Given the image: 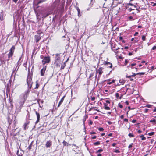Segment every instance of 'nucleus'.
Returning <instances> with one entry per match:
<instances>
[{
	"label": "nucleus",
	"mask_w": 156,
	"mask_h": 156,
	"mask_svg": "<svg viewBox=\"0 0 156 156\" xmlns=\"http://www.w3.org/2000/svg\"><path fill=\"white\" fill-rule=\"evenodd\" d=\"M27 82L28 85V88L30 89L32 87L33 82L32 81V75L30 73L28 74Z\"/></svg>",
	"instance_id": "f257e3e1"
},
{
	"label": "nucleus",
	"mask_w": 156,
	"mask_h": 156,
	"mask_svg": "<svg viewBox=\"0 0 156 156\" xmlns=\"http://www.w3.org/2000/svg\"><path fill=\"white\" fill-rule=\"evenodd\" d=\"M40 57L41 58H43L42 61L43 65L45 64H48L50 61V57L49 56L44 57L43 55H41Z\"/></svg>",
	"instance_id": "f03ea898"
},
{
	"label": "nucleus",
	"mask_w": 156,
	"mask_h": 156,
	"mask_svg": "<svg viewBox=\"0 0 156 156\" xmlns=\"http://www.w3.org/2000/svg\"><path fill=\"white\" fill-rule=\"evenodd\" d=\"M55 57V64L57 66H59L61 62L60 60V54H56Z\"/></svg>",
	"instance_id": "7ed1b4c3"
},
{
	"label": "nucleus",
	"mask_w": 156,
	"mask_h": 156,
	"mask_svg": "<svg viewBox=\"0 0 156 156\" xmlns=\"http://www.w3.org/2000/svg\"><path fill=\"white\" fill-rule=\"evenodd\" d=\"M103 69H104L103 68L100 67L97 70L95 77H97V73L99 74V77H100L101 76L103 72Z\"/></svg>",
	"instance_id": "20e7f679"
},
{
	"label": "nucleus",
	"mask_w": 156,
	"mask_h": 156,
	"mask_svg": "<svg viewBox=\"0 0 156 156\" xmlns=\"http://www.w3.org/2000/svg\"><path fill=\"white\" fill-rule=\"evenodd\" d=\"M112 50L115 51L119 49V48L118 47L117 45L114 44V45L113 44H112Z\"/></svg>",
	"instance_id": "39448f33"
},
{
	"label": "nucleus",
	"mask_w": 156,
	"mask_h": 156,
	"mask_svg": "<svg viewBox=\"0 0 156 156\" xmlns=\"http://www.w3.org/2000/svg\"><path fill=\"white\" fill-rule=\"evenodd\" d=\"M52 144V141L51 140H49L47 141L45 144V146L47 148H49Z\"/></svg>",
	"instance_id": "423d86ee"
},
{
	"label": "nucleus",
	"mask_w": 156,
	"mask_h": 156,
	"mask_svg": "<svg viewBox=\"0 0 156 156\" xmlns=\"http://www.w3.org/2000/svg\"><path fill=\"white\" fill-rule=\"evenodd\" d=\"M35 113L37 117V120L36 122L35 123L36 124H37V123L39 122L40 118V115L39 113L37 112V111H36Z\"/></svg>",
	"instance_id": "0eeeda50"
},
{
	"label": "nucleus",
	"mask_w": 156,
	"mask_h": 156,
	"mask_svg": "<svg viewBox=\"0 0 156 156\" xmlns=\"http://www.w3.org/2000/svg\"><path fill=\"white\" fill-rule=\"evenodd\" d=\"M46 66L44 67L41 70V75L42 76H43L44 75L45 71L46 70Z\"/></svg>",
	"instance_id": "6e6552de"
},
{
	"label": "nucleus",
	"mask_w": 156,
	"mask_h": 156,
	"mask_svg": "<svg viewBox=\"0 0 156 156\" xmlns=\"http://www.w3.org/2000/svg\"><path fill=\"white\" fill-rule=\"evenodd\" d=\"M29 121H27L25 123H24V125L23 126L24 130H25L27 129V127L29 125Z\"/></svg>",
	"instance_id": "1a4fd4ad"
},
{
	"label": "nucleus",
	"mask_w": 156,
	"mask_h": 156,
	"mask_svg": "<svg viewBox=\"0 0 156 156\" xmlns=\"http://www.w3.org/2000/svg\"><path fill=\"white\" fill-rule=\"evenodd\" d=\"M41 37L39 35H36L35 36V39L36 41L38 42L41 39Z\"/></svg>",
	"instance_id": "9d476101"
},
{
	"label": "nucleus",
	"mask_w": 156,
	"mask_h": 156,
	"mask_svg": "<svg viewBox=\"0 0 156 156\" xmlns=\"http://www.w3.org/2000/svg\"><path fill=\"white\" fill-rule=\"evenodd\" d=\"M104 64L105 65H107V66L110 68H111L112 67V64L109 62H105Z\"/></svg>",
	"instance_id": "9b49d317"
},
{
	"label": "nucleus",
	"mask_w": 156,
	"mask_h": 156,
	"mask_svg": "<svg viewBox=\"0 0 156 156\" xmlns=\"http://www.w3.org/2000/svg\"><path fill=\"white\" fill-rule=\"evenodd\" d=\"M4 13L3 11H2V12L0 13V20L1 21H3L4 19Z\"/></svg>",
	"instance_id": "f8f14e48"
},
{
	"label": "nucleus",
	"mask_w": 156,
	"mask_h": 156,
	"mask_svg": "<svg viewBox=\"0 0 156 156\" xmlns=\"http://www.w3.org/2000/svg\"><path fill=\"white\" fill-rule=\"evenodd\" d=\"M65 97V96H63L62 97V98H61V100L58 103V106H57L58 107H59L62 104V103L63 102V101L64 100Z\"/></svg>",
	"instance_id": "ddd939ff"
},
{
	"label": "nucleus",
	"mask_w": 156,
	"mask_h": 156,
	"mask_svg": "<svg viewBox=\"0 0 156 156\" xmlns=\"http://www.w3.org/2000/svg\"><path fill=\"white\" fill-rule=\"evenodd\" d=\"M104 109L106 110H109L110 109V108L107 106L108 105L106 103H104Z\"/></svg>",
	"instance_id": "4468645a"
},
{
	"label": "nucleus",
	"mask_w": 156,
	"mask_h": 156,
	"mask_svg": "<svg viewBox=\"0 0 156 156\" xmlns=\"http://www.w3.org/2000/svg\"><path fill=\"white\" fill-rule=\"evenodd\" d=\"M15 49V47L14 46H13L10 50V52L12 53L13 54V53Z\"/></svg>",
	"instance_id": "2eb2a0df"
},
{
	"label": "nucleus",
	"mask_w": 156,
	"mask_h": 156,
	"mask_svg": "<svg viewBox=\"0 0 156 156\" xmlns=\"http://www.w3.org/2000/svg\"><path fill=\"white\" fill-rule=\"evenodd\" d=\"M25 100L24 98H22L21 99V100L20 102V106H22Z\"/></svg>",
	"instance_id": "dca6fc26"
},
{
	"label": "nucleus",
	"mask_w": 156,
	"mask_h": 156,
	"mask_svg": "<svg viewBox=\"0 0 156 156\" xmlns=\"http://www.w3.org/2000/svg\"><path fill=\"white\" fill-rule=\"evenodd\" d=\"M13 54L12 53L9 52V53L8 54V58H9V59H8V60H9L10 59V58L13 55Z\"/></svg>",
	"instance_id": "f3484780"
},
{
	"label": "nucleus",
	"mask_w": 156,
	"mask_h": 156,
	"mask_svg": "<svg viewBox=\"0 0 156 156\" xmlns=\"http://www.w3.org/2000/svg\"><path fill=\"white\" fill-rule=\"evenodd\" d=\"M87 118V115L84 116L83 117V125H84V124H85V122Z\"/></svg>",
	"instance_id": "a211bd4d"
},
{
	"label": "nucleus",
	"mask_w": 156,
	"mask_h": 156,
	"mask_svg": "<svg viewBox=\"0 0 156 156\" xmlns=\"http://www.w3.org/2000/svg\"><path fill=\"white\" fill-rule=\"evenodd\" d=\"M39 86V85L38 84V81H36V87L35 89H38Z\"/></svg>",
	"instance_id": "6ab92c4d"
},
{
	"label": "nucleus",
	"mask_w": 156,
	"mask_h": 156,
	"mask_svg": "<svg viewBox=\"0 0 156 156\" xmlns=\"http://www.w3.org/2000/svg\"><path fill=\"white\" fill-rule=\"evenodd\" d=\"M63 144L64 146H68L69 145H70L71 144H69L68 143L64 141L63 142Z\"/></svg>",
	"instance_id": "aec40b11"
},
{
	"label": "nucleus",
	"mask_w": 156,
	"mask_h": 156,
	"mask_svg": "<svg viewBox=\"0 0 156 156\" xmlns=\"http://www.w3.org/2000/svg\"><path fill=\"white\" fill-rule=\"evenodd\" d=\"M119 83H121L122 85H123L125 83V81L124 80H119Z\"/></svg>",
	"instance_id": "412c9836"
},
{
	"label": "nucleus",
	"mask_w": 156,
	"mask_h": 156,
	"mask_svg": "<svg viewBox=\"0 0 156 156\" xmlns=\"http://www.w3.org/2000/svg\"><path fill=\"white\" fill-rule=\"evenodd\" d=\"M66 66V65L65 63H63L62 64L61 67V69H63Z\"/></svg>",
	"instance_id": "4be33fe9"
},
{
	"label": "nucleus",
	"mask_w": 156,
	"mask_h": 156,
	"mask_svg": "<svg viewBox=\"0 0 156 156\" xmlns=\"http://www.w3.org/2000/svg\"><path fill=\"white\" fill-rule=\"evenodd\" d=\"M100 144V142L99 141H98L94 143V144L95 145H98Z\"/></svg>",
	"instance_id": "5701e85b"
},
{
	"label": "nucleus",
	"mask_w": 156,
	"mask_h": 156,
	"mask_svg": "<svg viewBox=\"0 0 156 156\" xmlns=\"http://www.w3.org/2000/svg\"><path fill=\"white\" fill-rule=\"evenodd\" d=\"M140 137L142 138L141 139L143 140H144L146 139L145 137L143 135H141L140 136Z\"/></svg>",
	"instance_id": "b1692460"
},
{
	"label": "nucleus",
	"mask_w": 156,
	"mask_h": 156,
	"mask_svg": "<svg viewBox=\"0 0 156 156\" xmlns=\"http://www.w3.org/2000/svg\"><path fill=\"white\" fill-rule=\"evenodd\" d=\"M45 1L44 0H40L38 2H37V4H39L40 3H42L43 2H45Z\"/></svg>",
	"instance_id": "393cba45"
},
{
	"label": "nucleus",
	"mask_w": 156,
	"mask_h": 156,
	"mask_svg": "<svg viewBox=\"0 0 156 156\" xmlns=\"http://www.w3.org/2000/svg\"><path fill=\"white\" fill-rule=\"evenodd\" d=\"M115 82V80H113L111 82H108L107 83V84H109V85H110V84H111L114 83Z\"/></svg>",
	"instance_id": "a878e982"
},
{
	"label": "nucleus",
	"mask_w": 156,
	"mask_h": 156,
	"mask_svg": "<svg viewBox=\"0 0 156 156\" xmlns=\"http://www.w3.org/2000/svg\"><path fill=\"white\" fill-rule=\"evenodd\" d=\"M135 75H136V74L135 73H133V75H132V76H128V75H126V78H130L131 76H135Z\"/></svg>",
	"instance_id": "bb28decb"
},
{
	"label": "nucleus",
	"mask_w": 156,
	"mask_h": 156,
	"mask_svg": "<svg viewBox=\"0 0 156 156\" xmlns=\"http://www.w3.org/2000/svg\"><path fill=\"white\" fill-rule=\"evenodd\" d=\"M128 136L130 137H134V135L131 133H129L128 134Z\"/></svg>",
	"instance_id": "cd10ccee"
},
{
	"label": "nucleus",
	"mask_w": 156,
	"mask_h": 156,
	"mask_svg": "<svg viewBox=\"0 0 156 156\" xmlns=\"http://www.w3.org/2000/svg\"><path fill=\"white\" fill-rule=\"evenodd\" d=\"M145 74V73L144 72L139 73L136 74V75H144Z\"/></svg>",
	"instance_id": "c85d7f7f"
},
{
	"label": "nucleus",
	"mask_w": 156,
	"mask_h": 156,
	"mask_svg": "<svg viewBox=\"0 0 156 156\" xmlns=\"http://www.w3.org/2000/svg\"><path fill=\"white\" fill-rule=\"evenodd\" d=\"M30 89H29V88H28L27 92H25V94L27 95L28 94H29L30 91ZM26 96H27V95H26Z\"/></svg>",
	"instance_id": "c756f323"
},
{
	"label": "nucleus",
	"mask_w": 156,
	"mask_h": 156,
	"mask_svg": "<svg viewBox=\"0 0 156 156\" xmlns=\"http://www.w3.org/2000/svg\"><path fill=\"white\" fill-rule=\"evenodd\" d=\"M154 134V132H152L148 133V135L149 136H152Z\"/></svg>",
	"instance_id": "7c9ffc66"
},
{
	"label": "nucleus",
	"mask_w": 156,
	"mask_h": 156,
	"mask_svg": "<svg viewBox=\"0 0 156 156\" xmlns=\"http://www.w3.org/2000/svg\"><path fill=\"white\" fill-rule=\"evenodd\" d=\"M145 37H146V36L144 35H143L142 36V40H143V41L145 40V39H146Z\"/></svg>",
	"instance_id": "2f4dec72"
},
{
	"label": "nucleus",
	"mask_w": 156,
	"mask_h": 156,
	"mask_svg": "<svg viewBox=\"0 0 156 156\" xmlns=\"http://www.w3.org/2000/svg\"><path fill=\"white\" fill-rule=\"evenodd\" d=\"M98 129L100 131H102L104 130V129L102 127L99 128Z\"/></svg>",
	"instance_id": "473e14b6"
},
{
	"label": "nucleus",
	"mask_w": 156,
	"mask_h": 156,
	"mask_svg": "<svg viewBox=\"0 0 156 156\" xmlns=\"http://www.w3.org/2000/svg\"><path fill=\"white\" fill-rule=\"evenodd\" d=\"M102 151H103V150L102 149H99L97 151L96 153H98L99 152H101Z\"/></svg>",
	"instance_id": "72a5a7b5"
},
{
	"label": "nucleus",
	"mask_w": 156,
	"mask_h": 156,
	"mask_svg": "<svg viewBox=\"0 0 156 156\" xmlns=\"http://www.w3.org/2000/svg\"><path fill=\"white\" fill-rule=\"evenodd\" d=\"M80 10L79 11V12H78V15L79 17H80L81 16V14L80 13Z\"/></svg>",
	"instance_id": "f704fd0d"
},
{
	"label": "nucleus",
	"mask_w": 156,
	"mask_h": 156,
	"mask_svg": "<svg viewBox=\"0 0 156 156\" xmlns=\"http://www.w3.org/2000/svg\"><path fill=\"white\" fill-rule=\"evenodd\" d=\"M150 122H154V123H155L156 122V120L155 119H153L152 120H151L150 121Z\"/></svg>",
	"instance_id": "c9c22d12"
},
{
	"label": "nucleus",
	"mask_w": 156,
	"mask_h": 156,
	"mask_svg": "<svg viewBox=\"0 0 156 156\" xmlns=\"http://www.w3.org/2000/svg\"><path fill=\"white\" fill-rule=\"evenodd\" d=\"M115 96L117 98H119V94L118 93L115 94Z\"/></svg>",
	"instance_id": "e433bc0d"
},
{
	"label": "nucleus",
	"mask_w": 156,
	"mask_h": 156,
	"mask_svg": "<svg viewBox=\"0 0 156 156\" xmlns=\"http://www.w3.org/2000/svg\"><path fill=\"white\" fill-rule=\"evenodd\" d=\"M152 106V105H147L146 106V107H147V108H151Z\"/></svg>",
	"instance_id": "4c0bfd02"
},
{
	"label": "nucleus",
	"mask_w": 156,
	"mask_h": 156,
	"mask_svg": "<svg viewBox=\"0 0 156 156\" xmlns=\"http://www.w3.org/2000/svg\"><path fill=\"white\" fill-rule=\"evenodd\" d=\"M49 15V14L48 13H47L46 14H45L44 16V18L48 16Z\"/></svg>",
	"instance_id": "58836bf2"
},
{
	"label": "nucleus",
	"mask_w": 156,
	"mask_h": 156,
	"mask_svg": "<svg viewBox=\"0 0 156 156\" xmlns=\"http://www.w3.org/2000/svg\"><path fill=\"white\" fill-rule=\"evenodd\" d=\"M93 0H91V3L90 4V6H92V5H93Z\"/></svg>",
	"instance_id": "ea45409f"
},
{
	"label": "nucleus",
	"mask_w": 156,
	"mask_h": 156,
	"mask_svg": "<svg viewBox=\"0 0 156 156\" xmlns=\"http://www.w3.org/2000/svg\"><path fill=\"white\" fill-rule=\"evenodd\" d=\"M95 97H91V100L92 101H94L95 100Z\"/></svg>",
	"instance_id": "a19ab883"
},
{
	"label": "nucleus",
	"mask_w": 156,
	"mask_h": 156,
	"mask_svg": "<svg viewBox=\"0 0 156 156\" xmlns=\"http://www.w3.org/2000/svg\"><path fill=\"white\" fill-rule=\"evenodd\" d=\"M156 49V46H154L153 47V48H152V50H154Z\"/></svg>",
	"instance_id": "79ce46f5"
},
{
	"label": "nucleus",
	"mask_w": 156,
	"mask_h": 156,
	"mask_svg": "<svg viewBox=\"0 0 156 156\" xmlns=\"http://www.w3.org/2000/svg\"><path fill=\"white\" fill-rule=\"evenodd\" d=\"M119 107L120 108H122L123 107L122 105L121 104L119 105Z\"/></svg>",
	"instance_id": "37998d69"
},
{
	"label": "nucleus",
	"mask_w": 156,
	"mask_h": 156,
	"mask_svg": "<svg viewBox=\"0 0 156 156\" xmlns=\"http://www.w3.org/2000/svg\"><path fill=\"white\" fill-rule=\"evenodd\" d=\"M114 152L117 153H119L120 152L118 150H115Z\"/></svg>",
	"instance_id": "c03bdc74"
},
{
	"label": "nucleus",
	"mask_w": 156,
	"mask_h": 156,
	"mask_svg": "<svg viewBox=\"0 0 156 156\" xmlns=\"http://www.w3.org/2000/svg\"><path fill=\"white\" fill-rule=\"evenodd\" d=\"M133 144L132 143L131 144H130V145H129L128 146V148H130L131 147H132V145Z\"/></svg>",
	"instance_id": "a18cd8bd"
},
{
	"label": "nucleus",
	"mask_w": 156,
	"mask_h": 156,
	"mask_svg": "<svg viewBox=\"0 0 156 156\" xmlns=\"http://www.w3.org/2000/svg\"><path fill=\"white\" fill-rule=\"evenodd\" d=\"M127 63H128L127 60L126 59L125 60V65H126V64Z\"/></svg>",
	"instance_id": "49530a36"
},
{
	"label": "nucleus",
	"mask_w": 156,
	"mask_h": 156,
	"mask_svg": "<svg viewBox=\"0 0 156 156\" xmlns=\"http://www.w3.org/2000/svg\"><path fill=\"white\" fill-rule=\"evenodd\" d=\"M133 18V17L132 16H130L129 17V20H131Z\"/></svg>",
	"instance_id": "de8ad7c7"
},
{
	"label": "nucleus",
	"mask_w": 156,
	"mask_h": 156,
	"mask_svg": "<svg viewBox=\"0 0 156 156\" xmlns=\"http://www.w3.org/2000/svg\"><path fill=\"white\" fill-rule=\"evenodd\" d=\"M76 9L77 10V12H79V11L80 10V9H79V8L78 7H76Z\"/></svg>",
	"instance_id": "09e8293b"
},
{
	"label": "nucleus",
	"mask_w": 156,
	"mask_h": 156,
	"mask_svg": "<svg viewBox=\"0 0 156 156\" xmlns=\"http://www.w3.org/2000/svg\"><path fill=\"white\" fill-rule=\"evenodd\" d=\"M108 123L109 125H111L112 124V122L111 121H108Z\"/></svg>",
	"instance_id": "8fccbe9b"
},
{
	"label": "nucleus",
	"mask_w": 156,
	"mask_h": 156,
	"mask_svg": "<svg viewBox=\"0 0 156 156\" xmlns=\"http://www.w3.org/2000/svg\"><path fill=\"white\" fill-rule=\"evenodd\" d=\"M89 123L90 125H92L93 124V122L91 120H90Z\"/></svg>",
	"instance_id": "3c124183"
},
{
	"label": "nucleus",
	"mask_w": 156,
	"mask_h": 156,
	"mask_svg": "<svg viewBox=\"0 0 156 156\" xmlns=\"http://www.w3.org/2000/svg\"><path fill=\"white\" fill-rule=\"evenodd\" d=\"M90 133L91 134H96V133L95 132H90Z\"/></svg>",
	"instance_id": "603ef678"
},
{
	"label": "nucleus",
	"mask_w": 156,
	"mask_h": 156,
	"mask_svg": "<svg viewBox=\"0 0 156 156\" xmlns=\"http://www.w3.org/2000/svg\"><path fill=\"white\" fill-rule=\"evenodd\" d=\"M136 120H133L132 121V122L133 123H135L136 122Z\"/></svg>",
	"instance_id": "864d4df0"
},
{
	"label": "nucleus",
	"mask_w": 156,
	"mask_h": 156,
	"mask_svg": "<svg viewBox=\"0 0 156 156\" xmlns=\"http://www.w3.org/2000/svg\"><path fill=\"white\" fill-rule=\"evenodd\" d=\"M93 76V73H91L89 76V78H90Z\"/></svg>",
	"instance_id": "5fc2aeb1"
},
{
	"label": "nucleus",
	"mask_w": 156,
	"mask_h": 156,
	"mask_svg": "<svg viewBox=\"0 0 156 156\" xmlns=\"http://www.w3.org/2000/svg\"><path fill=\"white\" fill-rule=\"evenodd\" d=\"M94 108V107H92V108H90L89 109V111H91V110H93Z\"/></svg>",
	"instance_id": "6e6d98bb"
},
{
	"label": "nucleus",
	"mask_w": 156,
	"mask_h": 156,
	"mask_svg": "<svg viewBox=\"0 0 156 156\" xmlns=\"http://www.w3.org/2000/svg\"><path fill=\"white\" fill-rule=\"evenodd\" d=\"M148 110V109L147 108H146L144 109V112H147Z\"/></svg>",
	"instance_id": "4d7b16f0"
},
{
	"label": "nucleus",
	"mask_w": 156,
	"mask_h": 156,
	"mask_svg": "<svg viewBox=\"0 0 156 156\" xmlns=\"http://www.w3.org/2000/svg\"><path fill=\"white\" fill-rule=\"evenodd\" d=\"M138 34V32H136L135 34H134V36H136Z\"/></svg>",
	"instance_id": "13d9d810"
},
{
	"label": "nucleus",
	"mask_w": 156,
	"mask_h": 156,
	"mask_svg": "<svg viewBox=\"0 0 156 156\" xmlns=\"http://www.w3.org/2000/svg\"><path fill=\"white\" fill-rule=\"evenodd\" d=\"M96 136H94L92 137V139H96Z\"/></svg>",
	"instance_id": "bf43d9fd"
},
{
	"label": "nucleus",
	"mask_w": 156,
	"mask_h": 156,
	"mask_svg": "<svg viewBox=\"0 0 156 156\" xmlns=\"http://www.w3.org/2000/svg\"><path fill=\"white\" fill-rule=\"evenodd\" d=\"M124 121L125 122H128V120L127 119H124Z\"/></svg>",
	"instance_id": "052dcab7"
},
{
	"label": "nucleus",
	"mask_w": 156,
	"mask_h": 156,
	"mask_svg": "<svg viewBox=\"0 0 156 156\" xmlns=\"http://www.w3.org/2000/svg\"><path fill=\"white\" fill-rule=\"evenodd\" d=\"M124 118V115H122L121 116H120V118L121 119H123Z\"/></svg>",
	"instance_id": "680f3d73"
},
{
	"label": "nucleus",
	"mask_w": 156,
	"mask_h": 156,
	"mask_svg": "<svg viewBox=\"0 0 156 156\" xmlns=\"http://www.w3.org/2000/svg\"><path fill=\"white\" fill-rule=\"evenodd\" d=\"M125 103L126 105H129V102L127 101H126L125 102Z\"/></svg>",
	"instance_id": "e2e57ef3"
},
{
	"label": "nucleus",
	"mask_w": 156,
	"mask_h": 156,
	"mask_svg": "<svg viewBox=\"0 0 156 156\" xmlns=\"http://www.w3.org/2000/svg\"><path fill=\"white\" fill-rule=\"evenodd\" d=\"M112 133H110L108 135V136H111L112 135Z\"/></svg>",
	"instance_id": "0e129e2a"
},
{
	"label": "nucleus",
	"mask_w": 156,
	"mask_h": 156,
	"mask_svg": "<svg viewBox=\"0 0 156 156\" xmlns=\"http://www.w3.org/2000/svg\"><path fill=\"white\" fill-rule=\"evenodd\" d=\"M138 133H141L142 132V131L141 130H139L138 131Z\"/></svg>",
	"instance_id": "69168bd1"
},
{
	"label": "nucleus",
	"mask_w": 156,
	"mask_h": 156,
	"mask_svg": "<svg viewBox=\"0 0 156 156\" xmlns=\"http://www.w3.org/2000/svg\"><path fill=\"white\" fill-rule=\"evenodd\" d=\"M106 102L107 103H110V102L108 100H106Z\"/></svg>",
	"instance_id": "338daca9"
},
{
	"label": "nucleus",
	"mask_w": 156,
	"mask_h": 156,
	"mask_svg": "<svg viewBox=\"0 0 156 156\" xmlns=\"http://www.w3.org/2000/svg\"><path fill=\"white\" fill-rule=\"evenodd\" d=\"M153 112H156V107L155 108V109L153 110Z\"/></svg>",
	"instance_id": "774afa93"
}]
</instances>
